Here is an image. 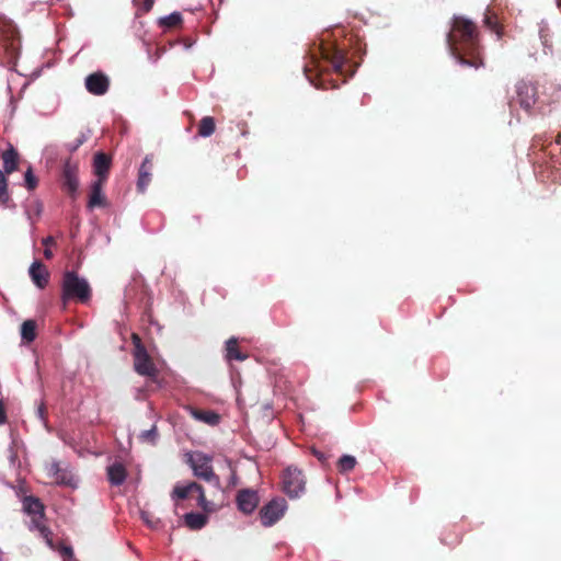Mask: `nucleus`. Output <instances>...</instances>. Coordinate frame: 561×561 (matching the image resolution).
I'll return each instance as SVG.
<instances>
[{"mask_svg": "<svg viewBox=\"0 0 561 561\" xmlns=\"http://www.w3.org/2000/svg\"><path fill=\"white\" fill-rule=\"evenodd\" d=\"M312 65H313L314 69L321 70L320 61L317 58H314V57H312Z\"/></svg>", "mask_w": 561, "mask_h": 561, "instance_id": "37998d69", "label": "nucleus"}, {"mask_svg": "<svg viewBox=\"0 0 561 561\" xmlns=\"http://www.w3.org/2000/svg\"><path fill=\"white\" fill-rule=\"evenodd\" d=\"M534 147L541 146V149L547 151L551 159L552 167L561 165V136L557 137L556 142H549L547 146L540 142V138H535L533 142Z\"/></svg>", "mask_w": 561, "mask_h": 561, "instance_id": "a211bd4d", "label": "nucleus"}, {"mask_svg": "<svg viewBox=\"0 0 561 561\" xmlns=\"http://www.w3.org/2000/svg\"><path fill=\"white\" fill-rule=\"evenodd\" d=\"M47 476L54 480L57 484L73 486L75 479L71 471L62 467L60 462L53 461L46 466Z\"/></svg>", "mask_w": 561, "mask_h": 561, "instance_id": "ddd939ff", "label": "nucleus"}, {"mask_svg": "<svg viewBox=\"0 0 561 561\" xmlns=\"http://www.w3.org/2000/svg\"><path fill=\"white\" fill-rule=\"evenodd\" d=\"M28 272L32 280L38 288H45L47 286L49 280V272L42 262H33Z\"/></svg>", "mask_w": 561, "mask_h": 561, "instance_id": "6ab92c4d", "label": "nucleus"}, {"mask_svg": "<svg viewBox=\"0 0 561 561\" xmlns=\"http://www.w3.org/2000/svg\"><path fill=\"white\" fill-rule=\"evenodd\" d=\"M9 201L8 181L5 174L0 170V204L7 205Z\"/></svg>", "mask_w": 561, "mask_h": 561, "instance_id": "7c9ffc66", "label": "nucleus"}, {"mask_svg": "<svg viewBox=\"0 0 561 561\" xmlns=\"http://www.w3.org/2000/svg\"><path fill=\"white\" fill-rule=\"evenodd\" d=\"M309 70H310L309 67L306 65L305 66V72L307 73Z\"/></svg>", "mask_w": 561, "mask_h": 561, "instance_id": "a18cd8bd", "label": "nucleus"}, {"mask_svg": "<svg viewBox=\"0 0 561 561\" xmlns=\"http://www.w3.org/2000/svg\"><path fill=\"white\" fill-rule=\"evenodd\" d=\"M446 42L460 65L476 69L483 66L480 32L473 21L462 15H454Z\"/></svg>", "mask_w": 561, "mask_h": 561, "instance_id": "f257e3e1", "label": "nucleus"}, {"mask_svg": "<svg viewBox=\"0 0 561 561\" xmlns=\"http://www.w3.org/2000/svg\"><path fill=\"white\" fill-rule=\"evenodd\" d=\"M319 53L321 58L328 61L336 72L341 75L345 73V66L348 59L344 49L339 48L334 44H322L319 47Z\"/></svg>", "mask_w": 561, "mask_h": 561, "instance_id": "6e6552de", "label": "nucleus"}, {"mask_svg": "<svg viewBox=\"0 0 561 561\" xmlns=\"http://www.w3.org/2000/svg\"><path fill=\"white\" fill-rule=\"evenodd\" d=\"M187 463L196 478L207 482H214L217 486L220 484L219 477L214 472L211 461L213 457L202 451H193L186 455Z\"/></svg>", "mask_w": 561, "mask_h": 561, "instance_id": "7ed1b4c3", "label": "nucleus"}, {"mask_svg": "<svg viewBox=\"0 0 561 561\" xmlns=\"http://www.w3.org/2000/svg\"><path fill=\"white\" fill-rule=\"evenodd\" d=\"M356 463H357V461L354 456L343 455L337 461L339 472L347 473L355 468Z\"/></svg>", "mask_w": 561, "mask_h": 561, "instance_id": "c756f323", "label": "nucleus"}, {"mask_svg": "<svg viewBox=\"0 0 561 561\" xmlns=\"http://www.w3.org/2000/svg\"><path fill=\"white\" fill-rule=\"evenodd\" d=\"M37 324L35 320H25L21 325V337L25 343H31L36 339Z\"/></svg>", "mask_w": 561, "mask_h": 561, "instance_id": "a878e982", "label": "nucleus"}, {"mask_svg": "<svg viewBox=\"0 0 561 561\" xmlns=\"http://www.w3.org/2000/svg\"><path fill=\"white\" fill-rule=\"evenodd\" d=\"M311 453L321 462L322 466L328 465L329 456L327 454L316 448H312Z\"/></svg>", "mask_w": 561, "mask_h": 561, "instance_id": "f704fd0d", "label": "nucleus"}, {"mask_svg": "<svg viewBox=\"0 0 561 561\" xmlns=\"http://www.w3.org/2000/svg\"><path fill=\"white\" fill-rule=\"evenodd\" d=\"M541 37H542V43H543V45H545V46H548V38H546V37H543V36H541Z\"/></svg>", "mask_w": 561, "mask_h": 561, "instance_id": "c03bdc74", "label": "nucleus"}, {"mask_svg": "<svg viewBox=\"0 0 561 561\" xmlns=\"http://www.w3.org/2000/svg\"><path fill=\"white\" fill-rule=\"evenodd\" d=\"M42 243H43L46 248H48V247H50V245L56 244V241H55V239H54L53 237H50V236H49V237L44 238V239H43V241H42Z\"/></svg>", "mask_w": 561, "mask_h": 561, "instance_id": "58836bf2", "label": "nucleus"}, {"mask_svg": "<svg viewBox=\"0 0 561 561\" xmlns=\"http://www.w3.org/2000/svg\"><path fill=\"white\" fill-rule=\"evenodd\" d=\"M87 90L94 95H103L110 88L108 78L102 72H94L85 78Z\"/></svg>", "mask_w": 561, "mask_h": 561, "instance_id": "4468645a", "label": "nucleus"}, {"mask_svg": "<svg viewBox=\"0 0 561 561\" xmlns=\"http://www.w3.org/2000/svg\"><path fill=\"white\" fill-rule=\"evenodd\" d=\"M105 181L95 180L91 185V192L88 201V208L93 209L95 207H106L107 202L103 194V186Z\"/></svg>", "mask_w": 561, "mask_h": 561, "instance_id": "f3484780", "label": "nucleus"}, {"mask_svg": "<svg viewBox=\"0 0 561 561\" xmlns=\"http://www.w3.org/2000/svg\"><path fill=\"white\" fill-rule=\"evenodd\" d=\"M153 5V0H146L145 1V10L149 11Z\"/></svg>", "mask_w": 561, "mask_h": 561, "instance_id": "79ce46f5", "label": "nucleus"}, {"mask_svg": "<svg viewBox=\"0 0 561 561\" xmlns=\"http://www.w3.org/2000/svg\"><path fill=\"white\" fill-rule=\"evenodd\" d=\"M79 164L71 159H67L62 165L61 186L62 190L75 199L79 188Z\"/></svg>", "mask_w": 561, "mask_h": 561, "instance_id": "9d476101", "label": "nucleus"}, {"mask_svg": "<svg viewBox=\"0 0 561 561\" xmlns=\"http://www.w3.org/2000/svg\"><path fill=\"white\" fill-rule=\"evenodd\" d=\"M0 42L3 48L10 55L15 57L20 49V35L12 21L0 16Z\"/></svg>", "mask_w": 561, "mask_h": 561, "instance_id": "423d86ee", "label": "nucleus"}, {"mask_svg": "<svg viewBox=\"0 0 561 561\" xmlns=\"http://www.w3.org/2000/svg\"><path fill=\"white\" fill-rule=\"evenodd\" d=\"M287 510V502L283 497L271 500L260 510V519L263 526L270 527L278 522Z\"/></svg>", "mask_w": 561, "mask_h": 561, "instance_id": "1a4fd4ad", "label": "nucleus"}, {"mask_svg": "<svg viewBox=\"0 0 561 561\" xmlns=\"http://www.w3.org/2000/svg\"><path fill=\"white\" fill-rule=\"evenodd\" d=\"M24 180H25V186L28 191H33L36 188L38 181H37L36 176L33 174V171L31 168H28L27 171L25 172Z\"/></svg>", "mask_w": 561, "mask_h": 561, "instance_id": "473e14b6", "label": "nucleus"}, {"mask_svg": "<svg viewBox=\"0 0 561 561\" xmlns=\"http://www.w3.org/2000/svg\"><path fill=\"white\" fill-rule=\"evenodd\" d=\"M516 101L525 111H529L538 102V87L531 81L520 80L516 84Z\"/></svg>", "mask_w": 561, "mask_h": 561, "instance_id": "9b49d317", "label": "nucleus"}, {"mask_svg": "<svg viewBox=\"0 0 561 561\" xmlns=\"http://www.w3.org/2000/svg\"><path fill=\"white\" fill-rule=\"evenodd\" d=\"M306 489V479L301 470L288 467L283 473V491L290 497H299Z\"/></svg>", "mask_w": 561, "mask_h": 561, "instance_id": "0eeeda50", "label": "nucleus"}, {"mask_svg": "<svg viewBox=\"0 0 561 561\" xmlns=\"http://www.w3.org/2000/svg\"><path fill=\"white\" fill-rule=\"evenodd\" d=\"M7 422V412L4 408V403L2 400H0V425L4 424Z\"/></svg>", "mask_w": 561, "mask_h": 561, "instance_id": "c9c22d12", "label": "nucleus"}, {"mask_svg": "<svg viewBox=\"0 0 561 561\" xmlns=\"http://www.w3.org/2000/svg\"><path fill=\"white\" fill-rule=\"evenodd\" d=\"M559 8H561V0H557Z\"/></svg>", "mask_w": 561, "mask_h": 561, "instance_id": "de8ad7c7", "label": "nucleus"}, {"mask_svg": "<svg viewBox=\"0 0 561 561\" xmlns=\"http://www.w3.org/2000/svg\"><path fill=\"white\" fill-rule=\"evenodd\" d=\"M460 541H461V537L457 538L454 543H457V542H460Z\"/></svg>", "mask_w": 561, "mask_h": 561, "instance_id": "49530a36", "label": "nucleus"}, {"mask_svg": "<svg viewBox=\"0 0 561 561\" xmlns=\"http://www.w3.org/2000/svg\"><path fill=\"white\" fill-rule=\"evenodd\" d=\"M37 415L41 420H45L46 417V408L43 403L37 409Z\"/></svg>", "mask_w": 561, "mask_h": 561, "instance_id": "4c0bfd02", "label": "nucleus"}, {"mask_svg": "<svg viewBox=\"0 0 561 561\" xmlns=\"http://www.w3.org/2000/svg\"><path fill=\"white\" fill-rule=\"evenodd\" d=\"M182 23V15L178 12L171 13L170 15L161 20V24L167 27H176Z\"/></svg>", "mask_w": 561, "mask_h": 561, "instance_id": "2f4dec72", "label": "nucleus"}, {"mask_svg": "<svg viewBox=\"0 0 561 561\" xmlns=\"http://www.w3.org/2000/svg\"><path fill=\"white\" fill-rule=\"evenodd\" d=\"M1 158L3 161V173L11 174L18 169L20 157L19 152L12 145H9V147L2 152Z\"/></svg>", "mask_w": 561, "mask_h": 561, "instance_id": "412c9836", "label": "nucleus"}, {"mask_svg": "<svg viewBox=\"0 0 561 561\" xmlns=\"http://www.w3.org/2000/svg\"><path fill=\"white\" fill-rule=\"evenodd\" d=\"M226 357L228 360H244L248 358L247 354L240 352L238 347V340L236 337H230L226 342Z\"/></svg>", "mask_w": 561, "mask_h": 561, "instance_id": "393cba45", "label": "nucleus"}, {"mask_svg": "<svg viewBox=\"0 0 561 561\" xmlns=\"http://www.w3.org/2000/svg\"><path fill=\"white\" fill-rule=\"evenodd\" d=\"M82 140H78L75 145H71L70 146V151H76L81 145H82Z\"/></svg>", "mask_w": 561, "mask_h": 561, "instance_id": "a19ab883", "label": "nucleus"}, {"mask_svg": "<svg viewBox=\"0 0 561 561\" xmlns=\"http://www.w3.org/2000/svg\"><path fill=\"white\" fill-rule=\"evenodd\" d=\"M194 494L197 495V505L204 511H209V502L206 499L204 488L194 481L187 484H176L171 493V499L178 503Z\"/></svg>", "mask_w": 561, "mask_h": 561, "instance_id": "39448f33", "label": "nucleus"}, {"mask_svg": "<svg viewBox=\"0 0 561 561\" xmlns=\"http://www.w3.org/2000/svg\"><path fill=\"white\" fill-rule=\"evenodd\" d=\"M107 477L113 485H121L126 479V469L116 462L107 468Z\"/></svg>", "mask_w": 561, "mask_h": 561, "instance_id": "5701e85b", "label": "nucleus"}, {"mask_svg": "<svg viewBox=\"0 0 561 561\" xmlns=\"http://www.w3.org/2000/svg\"><path fill=\"white\" fill-rule=\"evenodd\" d=\"M112 167V157L105 152L99 151L93 158V171L96 180L107 181L110 170Z\"/></svg>", "mask_w": 561, "mask_h": 561, "instance_id": "2eb2a0df", "label": "nucleus"}, {"mask_svg": "<svg viewBox=\"0 0 561 561\" xmlns=\"http://www.w3.org/2000/svg\"><path fill=\"white\" fill-rule=\"evenodd\" d=\"M53 255H54V254H53V252H51V250H50L49 248H46V249L44 250V256H45V259L50 260V259L53 257Z\"/></svg>", "mask_w": 561, "mask_h": 561, "instance_id": "ea45409f", "label": "nucleus"}, {"mask_svg": "<svg viewBox=\"0 0 561 561\" xmlns=\"http://www.w3.org/2000/svg\"><path fill=\"white\" fill-rule=\"evenodd\" d=\"M184 523L190 529L199 530L207 524V516L202 513H186Z\"/></svg>", "mask_w": 561, "mask_h": 561, "instance_id": "b1692460", "label": "nucleus"}, {"mask_svg": "<svg viewBox=\"0 0 561 561\" xmlns=\"http://www.w3.org/2000/svg\"><path fill=\"white\" fill-rule=\"evenodd\" d=\"M483 24L490 31L496 33L499 37L502 35V26L499 23L497 16L490 9H486L483 18Z\"/></svg>", "mask_w": 561, "mask_h": 561, "instance_id": "bb28decb", "label": "nucleus"}, {"mask_svg": "<svg viewBox=\"0 0 561 561\" xmlns=\"http://www.w3.org/2000/svg\"><path fill=\"white\" fill-rule=\"evenodd\" d=\"M32 524L34 528L38 530L39 535L45 539L47 546L51 549H55L53 533L46 525H44L43 519L39 520L37 518H32Z\"/></svg>", "mask_w": 561, "mask_h": 561, "instance_id": "cd10ccee", "label": "nucleus"}, {"mask_svg": "<svg viewBox=\"0 0 561 561\" xmlns=\"http://www.w3.org/2000/svg\"><path fill=\"white\" fill-rule=\"evenodd\" d=\"M66 561H78L77 559H72V560H66Z\"/></svg>", "mask_w": 561, "mask_h": 561, "instance_id": "09e8293b", "label": "nucleus"}, {"mask_svg": "<svg viewBox=\"0 0 561 561\" xmlns=\"http://www.w3.org/2000/svg\"><path fill=\"white\" fill-rule=\"evenodd\" d=\"M236 502L239 511L244 514H251L257 507L260 497L256 491L252 489H242L238 491Z\"/></svg>", "mask_w": 561, "mask_h": 561, "instance_id": "f8f14e48", "label": "nucleus"}, {"mask_svg": "<svg viewBox=\"0 0 561 561\" xmlns=\"http://www.w3.org/2000/svg\"><path fill=\"white\" fill-rule=\"evenodd\" d=\"M216 124L211 116H205L199 121L198 135L201 137H209L215 133Z\"/></svg>", "mask_w": 561, "mask_h": 561, "instance_id": "c85d7f7f", "label": "nucleus"}, {"mask_svg": "<svg viewBox=\"0 0 561 561\" xmlns=\"http://www.w3.org/2000/svg\"><path fill=\"white\" fill-rule=\"evenodd\" d=\"M130 339L134 345L133 356L135 370L141 376L154 377L158 369L142 344L140 336L137 333H133Z\"/></svg>", "mask_w": 561, "mask_h": 561, "instance_id": "20e7f679", "label": "nucleus"}, {"mask_svg": "<svg viewBox=\"0 0 561 561\" xmlns=\"http://www.w3.org/2000/svg\"><path fill=\"white\" fill-rule=\"evenodd\" d=\"M62 300L75 299L81 304H85L91 298V287L89 283L78 276L73 271H67L62 278Z\"/></svg>", "mask_w": 561, "mask_h": 561, "instance_id": "f03ea898", "label": "nucleus"}, {"mask_svg": "<svg viewBox=\"0 0 561 561\" xmlns=\"http://www.w3.org/2000/svg\"><path fill=\"white\" fill-rule=\"evenodd\" d=\"M142 436L147 439L153 440L157 436L156 427L153 426L151 430L144 432Z\"/></svg>", "mask_w": 561, "mask_h": 561, "instance_id": "e433bc0d", "label": "nucleus"}, {"mask_svg": "<svg viewBox=\"0 0 561 561\" xmlns=\"http://www.w3.org/2000/svg\"><path fill=\"white\" fill-rule=\"evenodd\" d=\"M24 511L32 515L33 518L42 520L44 518V505L39 499L34 496H25L23 500Z\"/></svg>", "mask_w": 561, "mask_h": 561, "instance_id": "4be33fe9", "label": "nucleus"}, {"mask_svg": "<svg viewBox=\"0 0 561 561\" xmlns=\"http://www.w3.org/2000/svg\"><path fill=\"white\" fill-rule=\"evenodd\" d=\"M191 415L205 424L215 426L220 422V415L211 410H202L193 407L188 408Z\"/></svg>", "mask_w": 561, "mask_h": 561, "instance_id": "aec40b11", "label": "nucleus"}, {"mask_svg": "<svg viewBox=\"0 0 561 561\" xmlns=\"http://www.w3.org/2000/svg\"><path fill=\"white\" fill-rule=\"evenodd\" d=\"M58 551L61 554L64 561L76 559L73 556V550L70 546H60Z\"/></svg>", "mask_w": 561, "mask_h": 561, "instance_id": "72a5a7b5", "label": "nucleus"}, {"mask_svg": "<svg viewBox=\"0 0 561 561\" xmlns=\"http://www.w3.org/2000/svg\"><path fill=\"white\" fill-rule=\"evenodd\" d=\"M152 154H148L138 170L137 190L140 193H145L152 180Z\"/></svg>", "mask_w": 561, "mask_h": 561, "instance_id": "dca6fc26", "label": "nucleus"}]
</instances>
